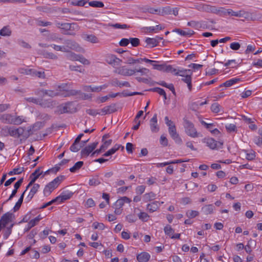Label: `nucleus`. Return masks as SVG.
I'll use <instances>...</instances> for the list:
<instances>
[{
    "label": "nucleus",
    "instance_id": "nucleus-1",
    "mask_svg": "<svg viewBox=\"0 0 262 262\" xmlns=\"http://www.w3.org/2000/svg\"><path fill=\"white\" fill-rule=\"evenodd\" d=\"M1 119L4 123L14 125H19L25 121L23 116H14L9 114H4Z\"/></svg>",
    "mask_w": 262,
    "mask_h": 262
},
{
    "label": "nucleus",
    "instance_id": "nucleus-2",
    "mask_svg": "<svg viewBox=\"0 0 262 262\" xmlns=\"http://www.w3.org/2000/svg\"><path fill=\"white\" fill-rule=\"evenodd\" d=\"M64 179V176L62 175H60L55 179H54L52 181L48 183L45 187L43 190V194L46 196H48L50 195L51 192L57 187V186L60 184V183Z\"/></svg>",
    "mask_w": 262,
    "mask_h": 262
},
{
    "label": "nucleus",
    "instance_id": "nucleus-3",
    "mask_svg": "<svg viewBox=\"0 0 262 262\" xmlns=\"http://www.w3.org/2000/svg\"><path fill=\"white\" fill-rule=\"evenodd\" d=\"M63 43L65 44V46H63V47L67 50L65 52H69L71 50L79 52H85L84 49L73 40L67 39L64 41Z\"/></svg>",
    "mask_w": 262,
    "mask_h": 262
},
{
    "label": "nucleus",
    "instance_id": "nucleus-4",
    "mask_svg": "<svg viewBox=\"0 0 262 262\" xmlns=\"http://www.w3.org/2000/svg\"><path fill=\"white\" fill-rule=\"evenodd\" d=\"M184 126L187 135L191 137H198L199 134L198 133L196 129L194 128L193 124L189 120L184 119Z\"/></svg>",
    "mask_w": 262,
    "mask_h": 262
},
{
    "label": "nucleus",
    "instance_id": "nucleus-5",
    "mask_svg": "<svg viewBox=\"0 0 262 262\" xmlns=\"http://www.w3.org/2000/svg\"><path fill=\"white\" fill-rule=\"evenodd\" d=\"M34 93L36 95L41 97L48 96L51 97H54L60 95L59 92H55L53 90H44L42 89H37L35 90Z\"/></svg>",
    "mask_w": 262,
    "mask_h": 262
},
{
    "label": "nucleus",
    "instance_id": "nucleus-6",
    "mask_svg": "<svg viewBox=\"0 0 262 262\" xmlns=\"http://www.w3.org/2000/svg\"><path fill=\"white\" fill-rule=\"evenodd\" d=\"M36 127V125L32 126H30L28 128L25 127H19L18 128V136L19 137H22L25 139L28 138L30 135L33 134V130Z\"/></svg>",
    "mask_w": 262,
    "mask_h": 262
},
{
    "label": "nucleus",
    "instance_id": "nucleus-7",
    "mask_svg": "<svg viewBox=\"0 0 262 262\" xmlns=\"http://www.w3.org/2000/svg\"><path fill=\"white\" fill-rule=\"evenodd\" d=\"M203 10L207 12L212 13L215 14H222L227 13L229 14V11L227 10V12L222 8L217 9L215 6H212L208 5H204L203 6Z\"/></svg>",
    "mask_w": 262,
    "mask_h": 262
},
{
    "label": "nucleus",
    "instance_id": "nucleus-8",
    "mask_svg": "<svg viewBox=\"0 0 262 262\" xmlns=\"http://www.w3.org/2000/svg\"><path fill=\"white\" fill-rule=\"evenodd\" d=\"M114 72L126 76H130L134 75V70L127 69L125 66L116 68Z\"/></svg>",
    "mask_w": 262,
    "mask_h": 262
},
{
    "label": "nucleus",
    "instance_id": "nucleus-9",
    "mask_svg": "<svg viewBox=\"0 0 262 262\" xmlns=\"http://www.w3.org/2000/svg\"><path fill=\"white\" fill-rule=\"evenodd\" d=\"M98 142H95L83 148L80 153L82 157H88L97 147Z\"/></svg>",
    "mask_w": 262,
    "mask_h": 262
},
{
    "label": "nucleus",
    "instance_id": "nucleus-10",
    "mask_svg": "<svg viewBox=\"0 0 262 262\" xmlns=\"http://www.w3.org/2000/svg\"><path fill=\"white\" fill-rule=\"evenodd\" d=\"M169 133L171 138L174 140L175 142L178 144L182 143V140L179 134L177 133L175 126L168 127Z\"/></svg>",
    "mask_w": 262,
    "mask_h": 262
},
{
    "label": "nucleus",
    "instance_id": "nucleus-11",
    "mask_svg": "<svg viewBox=\"0 0 262 262\" xmlns=\"http://www.w3.org/2000/svg\"><path fill=\"white\" fill-rule=\"evenodd\" d=\"M203 142L206 143L207 146L211 149H215L218 148V144L221 145V143L217 142L213 138H207L203 139Z\"/></svg>",
    "mask_w": 262,
    "mask_h": 262
},
{
    "label": "nucleus",
    "instance_id": "nucleus-12",
    "mask_svg": "<svg viewBox=\"0 0 262 262\" xmlns=\"http://www.w3.org/2000/svg\"><path fill=\"white\" fill-rule=\"evenodd\" d=\"M12 215L13 214L10 212H7L2 215L0 220V223L2 224L3 227H5L9 222L11 221Z\"/></svg>",
    "mask_w": 262,
    "mask_h": 262
},
{
    "label": "nucleus",
    "instance_id": "nucleus-13",
    "mask_svg": "<svg viewBox=\"0 0 262 262\" xmlns=\"http://www.w3.org/2000/svg\"><path fill=\"white\" fill-rule=\"evenodd\" d=\"M107 62L114 67H116L121 64L122 60L115 55H111L107 59Z\"/></svg>",
    "mask_w": 262,
    "mask_h": 262
},
{
    "label": "nucleus",
    "instance_id": "nucleus-14",
    "mask_svg": "<svg viewBox=\"0 0 262 262\" xmlns=\"http://www.w3.org/2000/svg\"><path fill=\"white\" fill-rule=\"evenodd\" d=\"M117 111L116 108L115 104H112L110 105H108L104 107L101 110V115L110 114Z\"/></svg>",
    "mask_w": 262,
    "mask_h": 262
},
{
    "label": "nucleus",
    "instance_id": "nucleus-15",
    "mask_svg": "<svg viewBox=\"0 0 262 262\" xmlns=\"http://www.w3.org/2000/svg\"><path fill=\"white\" fill-rule=\"evenodd\" d=\"M150 129L152 132L156 133L159 131V128L157 125V114H155L150 120Z\"/></svg>",
    "mask_w": 262,
    "mask_h": 262
},
{
    "label": "nucleus",
    "instance_id": "nucleus-16",
    "mask_svg": "<svg viewBox=\"0 0 262 262\" xmlns=\"http://www.w3.org/2000/svg\"><path fill=\"white\" fill-rule=\"evenodd\" d=\"M150 258V254L146 252H142L137 256V259L139 262H147Z\"/></svg>",
    "mask_w": 262,
    "mask_h": 262
},
{
    "label": "nucleus",
    "instance_id": "nucleus-17",
    "mask_svg": "<svg viewBox=\"0 0 262 262\" xmlns=\"http://www.w3.org/2000/svg\"><path fill=\"white\" fill-rule=\"evenodd\" d=\"M39 187L40 185L36 183L33 185L26 198L28 202H30L32 199L35 194L37 192Z\"/></svg>",
    "mask_w": 262,
    "mask_h": 262
},
{
    "label": "nucleus",
    "instance_id": "nucleus-18",
    "mask_svg": "<svg viewBox=\"0 0 262 262\" xmlns=\"http://www.w3.org/2000/svg\"><path fill=\"white\" fill-rule=\"evenodd\" d=\"M111 84L114 86H122L130 87V83L127 81L120 82L117 79H114L111 81Z\"/></svg>",
    "mask_w": 262,
    "mask_h": 262
},
{
    "label": "nucleus",
    "instance_id": "nucleus-19",
    "mask_svg": "<svg viewBox=\"0 0 262 262\" xmlns=\"http://www.w3.org/2000/svg\"><path fill=\"white\" fill-rule=\"evenodd\" d=\"M56 26L57 28L65 31H69L72 30V26L75 25L74 23H61L59 22L56 23Z\"/></svg>",
    "mask_w": 262,
    "mask_h": 262
},
{
    "label": "nucleus",
    "instance_id": "nucleus-20",
    "mask_svg": "<svg viewBox=\"0 0 262 262\" xmlns=\"http://www.w3.org/2000/svg\"><path fill=\"white\" fill-rule=\"evenodd\" d=\"M83 38H84V40L93 43H97L99 42V39L95 35L93 34L83 35Z\"/></svg>",
    "mask_w": 262,
    "mask_h": 262
},
{
    "label": "nucleus",
    "instance_id": "nucleus-21",
    "mask_svg": "<svg viewBox=\"0 0 262 262\" xmlns=\"http://www.w3.org/2000/svg\"><path fill=\"white\" fill-rule=\"evenodd\" d=\"M214 209V206L212 204H209L204 206L202 208V211L205 214H209L213 213Z\"/></svg>",
    "mask_w": 262,
    "mask_h": 262
},
{
    "label": "nucleus",
    "instance_id": "nucleus-22",
    "mask_svg": "<svg viewBox=\"0 0 262 262\" xmlns=\"http://www.w3.org/2000/svg\"><path fill=\"white\" fill-rule=\"evenodd\" d=\"M73 193L72 192H63L60 195L59 197L60 203L63 202L64 201L70 199Z\"/></svg>",
    "mask_w": 262,
    "mask_h": 262
},
{
    "label": "nucleus",
    "instance_id": "nucleus-23",
    "mask_svg": "<svg viewBox=\"0 0 262 262\" xmlns=\"http://www.w3.org/2000/svg\"><path fill=\"white\" fill-rule=\"evenodd\" d=\"M159 203L158 202H152L147 205V209L149 212H153L159 208Z\"/></svg>",
    "mask_w": 262,
    "mask_h": 262
},
{
    "label": "nucleus",
    "instance_id": "nucleus-24",
    "mask_svg": "<svg viewBox=\"0 0 262 262\" xmlns=\"http://www.w3.org/2000/svg\"><path fill=\"white\" fill-rule=\"evenodd\" d=\"M30 74L32 76H36L39 78L45 79L46 74L43 71H37L35 70H29Z\"/></svg>",
    "mask_w": 262,
    "mask_h": 262
},
{
    "label": "nucleus",
    "instance_id": "nucleus-25",
    "mask_svg": "<svg viewBox=\"0 0 262 262\" xmlns=\"http://www.w3.org/2000/svg\"><path fill=\"white\" fill-rule=\"evenodd\" d=\"M254 13H250L242 10L241 17H244L246 19L250 21H254Z\"/></svg>",
    "mask_w": 262,
    "mask_h": 262
},
{
    "label": "nucleus",
    "instance_id": "nucleus-26",
    "mask_svg": "<svg viewBox=\"0 0 262 262\" xmlns=\"http://www.w3.org/2000/svg\"><path fill=\"white\" fill-rule=\"evenodd\" d=\"M134 74L136 73H140L141 76L146 75L147 76L149 74H150V71L146 68H135L134 69Z\"/></svg>",
    "mask_w": 262,
    "mask_h": 262
},
{
    "label": "nucleus",
    "instance_id": "nucleus-27",
    "mask_svg": "<svg viewBox=\"0 0 262 262\" xmlns=\"http://www.w3.org/2000/svg\"><path fill=\"white\" fill-rule=\"evenodd\" d=\"M182 80L187 84V86L189 90L190 91H191L192 84L191 75L186 74V76H184V78L182 79Z\"/></svg>",
    "mask_w": 262,
    "mask_h": 262
},
{
    "label": "nucleus",
    "instance_id": "nucleus-28",
    "mask_svg": "<svg viewBox=\"0 0 262 262\" xmlns=\"http://www.w3.org/2000/svg\"><path fill=\"white\" fill-rule=\"evenodd\" d=\"M187 25L188 26L194 28L196 29H199L202 27L201 22L194 20L188 22Z\"/></svg>",
    "mask_w": 262,
    "mask_h": 262
},
{
    "label": "nucleus",
    "instance_id": "nucleus-29",
    "mask_svg": "<svg viewBox=\"0 0 262 262\" xmlns=\"http://www.w3.org/2000/svg\"><path fill=\"white\" fill-rule=\"evenodd\" d=\"M48 40L49 41H56L59 42L60 41L62 40V38L59 37L58 35L56 33H53L50 35L48 37Z\"/></svg>",
    "mask_w": 262,
    "mask_h": 262
},
{
    "label": "nucleus",
    "instance_id": "nucleus-30",
    "mask_svg": "<svg viewBox=\"0 0 262 262\" xmlns=\"http://www.w3.org/2000/svg\"><path fill=\"white\" fill-rule=\"evenodd\" d=\"M136 80L139 82H143L146 84L151 83L152 80L151 78L148 76H146V77H136Z\"/></svg>",
    "mask_w": 262,
    "mask_h": 262
},
{
    "label": "nucleus",
    "instance_id": "nucleus-31",
    "mask_svg": "<svg viewBox=\"0 0 262 262\" xmlns=\"http://www.w3.org/2000/svg\"><path fill=\"white\" fill-rule=\"evenodd\" d=\"M38 105L43 107H50L53 105L52 101L48 100L40 99L39 103Z\"/></svg>",
    "mask_w": 262,
    "mask_h": 262
},
{
    "label": "nucleus",
    "instance_id": "nucleus-32",
    "mask_svg": "<svg viewBox=\"0 0 262 262\" xmlns=\"http://www.w3.org/2000/svg\"><path fill=\"white\" fill-rule=\"evenodd\" d=\"M83 165V161H78L76 162L73 167L70 168V171L71 172H75L76 171L80 169Z\"/></svg>",
    "mask_w": 262,
    "mask_h": 262
},
{
    "label": "nucleus",
    "instance_id": "nucleus-33",
    "mask_svg": "<svg viewBox=\"0 0 262 262\" xmlns=\"http://www.w3.org/2000/svg\"><path fill=\"white\" fill-rule=\"evenodd\" d=\"M69 104L67 103L64 105H60L58 107V113L60 114H64V113H68L70 112L69 110L68 105Z\"/></svg>",
    "mask_w": 262,
    "mask_h": 262
},
{
    "label": "nucleus",
    "instance_id": "nucleus-34",
    "mask_svg": "<svg viewBox=\"0 0 262 262\" xmlns=\"http://www.w3.org/2000/svg\"><path fill=\"white\" fill-rule=\"evenodd\" d=\"M79 144V143H75V141H74L70 148V150L72 152H77L79 151L80 149L82 147V146Z\"/></svg>",
    "mask_w": 262,
    "mask_h": 262
},
{
    "label": "nucleus",
    "instance_id": "nucleus-35",
    "mask_svg": "<svg viewBox=\"0 0 262 262\" xmlns=\"http://www.w3.org/2000/svg\"><path fill=\"white\" fill-rule=\"evenodd\" d=\"M68 53V54L66 56L68 59L72 61L78 60V58L79 57V55L76 54L74 52H72L71 51H69V52Z\"/></svg>",
    "mask_w": 262,
    "mask_h": 262
},
{
    "label": "nucleus",
    "instance_id": "nucleus-36",
    "mask_svg": "<svg viewBox=\"0 0 262 262\" xmlns=\"http://www.w3.org/2000/svg\"><path fill=\"white\" fill-rule=\"evenodd\" d=\"M44 57L51 59L56 60L58 59V56L52 52H45L43 54Z\"/></svg>",
    "mask_w": 262,
    "mask_h": 262
},
{
    "label": "nucleus",
    "instance_id": "nucleus-37",
    "mask_svg": "<svg viewBox=\"0 0 262 262\" xmlns=\"http://www.w3.org/2000/svg\"><path fill=\"white\" fill-rule=\"evenodd\" d=\"M89 5L91 7L96 8H102L104 7V4L102 2L95 1L89 2Z\"/></svg>",
    "mask_w": 262,
    "mask_h": 262
},
{
    "label": "nucleus",
    "instance_id": "nucleus-38",
    "mask_svg": "<svg viewBox=\"0 0 262 262\" xmlns=\"http://www.w3.org/2000/svg\"><path fill=\"white\" fill-rule=\"evenodd\" d=\"M11 34V30L7 27H4L0 30V35L2 36H10Z\"/></svg>",
    "mask_w": 262,
    "mask_h": 262
},
{
    "label": "nucleus",
    "instance_id": "nucleus-39",
    "mask_svg": "<svg viewBox=\"0 0 262 262\" xmlns=\"http://www.w3.org/2000/svg\"><path fill=\"white\" fill-rule=\"evenodd\" d=\"M50 47L56 51H61L62 52H65L67 51L63 46H58L55 44H51L50 45Z\"/></svg>",
    "mask_w": 262,
    "mask_h": 262
},
{
    "label": "nucleus",
    "instance_id": "nucleus-40",
    "mask_svg": "<svg viewBox=\"0 0 262 262\" xmlns=\"http://www.w3.org/2000/svg\"><path fill=\"white\" fill-rule=\"evenodd\" d=\"M164 231L165 234L169 236H171L174 232V230L169 225L165 227Z\"/></svg>",
    "mask_w": 262,
    "mask_h": 262
},
{
    "label": "nucleus",
    "instance_id": "nucleus-41",
    "mask_svg": "<svg viewBox=\"0 0 262 262\" xmlns=\"http://www.w3.org/2000/svg\"><path fill=\"white\" fill-rule=\"evenodd\" d=\"M147 45L150 46L151 47L153 48L157 46L156 43V40L154 38H147L145 40Z\"/></svg>",
    "mask_w": 262,
    "mask_h": 262
},
{
    "label": "nucleus",
    "instance_id": "nucleus-42",
    "mask_svg": "<svg viewBox=\"0 0 262 262\" xmlns=\"http://www.w3.org/2000/svg\"><path fill=\"white\" fill-rule=\"evenodd\" d=\"M9 132V135L14 138H19L18 128H15L13 127H11V130H8Z\"/></svg>",
    "mask_w": 262,
    "mask_h": 262
},
{
    "label": "nucleus",
    "instance_id": "nucleus-43",
    "mask_svg": "<svg viewBox=\"0 0 262 262\" xmlns=\"http://www.w3.org/2000/svg\"><path fill=\"white\" fill-rule=\"evenodd\" d=\"M199 212L195 210H188L186 212V215L189 218H194L199 215Z\"/></svg>",
    "mask_w": 262,
    "mask_h": 262
},
{
    "label": "nucleus",
    "instance_id": "nucleus-44",
    "mask_svg": "<svg viewBox=\"0 0 262 262\" xmlns=\"http://www.w3.org/2000/svg\"><path fill=\"white\" fill-rule=\"evenodd\" d=\"M101 183V182L99 180L98 178H93L92 179H90L89 182V184L90 186H97L99 185Z\"/></svg>",
    "mask_w": 262,
    "mask_h": 262
},
{
    "label": "nucleus",
    "instance_id": "nucleus-45",
    "mask_svg": "<svg viewBox=\"0 0 262 262\" xmlns=\"http://www.w3.org/2000/svg\"><path fill=\"white\" fill-rule=\"evenodd\" d=\"M129 42L134 47H138L140 45V39L138 38H129Z\"/></svg>",
    "mask_w": 262,
    "mask_h": 262
},
{
    "label": "nucleus",
    "instance_id": "nucleus-46",
    "mask_svg": "<svg viewBox=\"0 0 262 262\" xmlns=\"http://www.w3.org/2000/svg\"><path fill=\"white\" fill-rule=\"evenodd\" d=\"M93 227L95 229H98L101 230H104L105 227V225L103 223L97 222H95L93 224Z\"/></svg>",
    "mask_w": 262,
    "mask_h": 262
},
{
    "label": "nucleus",
    "instance_id": "nucleus-47",
    "mask_svg": "<svg viewBox=\"0 0 262 262\" xmlns=\"http://www.w3.org/2000/svg\"><path fill=\"white\" fill-rule=\"evenodd\" d=\"M187 72H189L190 73V74H192V72L190 70H178L177 73H175V75L177 76H181L182 77H184L186 76L187 74Z\"/></svg>",
    "mask_w": 262,
    "mask_h": 262
},
{
    "label": "nucleus",
    "instance_id": "nucleus-48",
    "mask_svg": "<svg viewBox=\"0 0 262 262\" xmlns=\"http://www.w3.org/2000/svg\"><path fill=\"white\" fill-rule=\"evenodd\" d=\"M171 13L172 9L168 6L163 8L162 11H160V14L162 15L170 14Z\"/></svg>",
    "mask_w": 262,
    "mask_h": 262
},
{
    "label": "nucleus",
    "instance_id": "nucleus-49",
    "mask_svg": "<svg viewBox=\"0 0 262 262\" xmlns=\"http://www.w3.org/2000/svg\"><path fill=\"white\" fill-rule=\"evenodd\" d=\"M24 171V168L22 167L21 169L20 168H16L13 169V170L10 171L8 172V174L10 176H12L13 174H18L21 173Z\"/></svg>",
    "mask_w": 262,
    "mask_h": 262
},
{
    "label": "nucleus",
    "instance_id": "nucleus-50",
    "mask_svg": "<svg viewBox=\"0 0 262 262\" xmlns=\"http://www.w3.org/2000/svg\"><path fill=\"white\" fill-rule=\"evenodd\" d=\"M155 196V194L151 192L149 193H147L144 195V200L145 202H148L150 201L151 199H154Z\"/></svg>",
    "mask_w": 262,
    "mask_h": 262
},
{
    "label": "nucleus",
    "instance_id": "nucleus-51",
    "mask_svg": "<svg viewBox=\"0 0 262 262\" xmlns=\"http://www.w3.org/2000/svg\"><path fill=\"white\" fill-rule=\"evenodd\" d=\"M25 100L29 102H31L35 104L38 105L39 103L40 99L34 97L25 98Z\"/></svg>",
    "mask_w": 262,
    "mask_h": 262
},
{
    "label": "nucleus",
    "instance_id": "nucleus-52",
    "mask_svg": "<svg viewBox=\"0 0 262 262\" xmlns=\"http://www.w3.org/2000/svg\"><path fill=\"white\" fill-rule=\"evenodd\" d=\"M77 61H79L81 63L85 65H89L90 64L89 60L84 58V56L82 55H79Z\"/></svg>",
    "mask_w": 262,
    "mask_h": 262
},
{
    "label": "nucleus",
    "instance_id": "nucleus-53",
    "mask_svg": "<svg viewBox=\"0 0 262 262\" xmlns=\"http://www.w3.org/2000/svg\"><path fill=\"white\" fill-rule=\"evenodd\" d=\"M69 69L71 71H75L79 72L80 73H83L84 72V69H83V70L81 69L80 66H75L71 65L69 66Z\"/></svg>",
    "mask_w": 262,
    "mask_h": 262
},
{
    "label": "nucleus",
    "instance_id": "nucleus-54",
    "mask_svg": "<svg viewBox=\"0 0 262 262\" xmlns=\"http://www.w3.org/2000/svg\"><path fill=\"white\" fill-rule=\"evenodd\" d=\"M40 173H38L36 176L33 177L32 178L31 181L29 182V183L28 184V185L26 187V191H27L28 190V189L31 186H33V185L35 184V182L36 181V180L39 178V177L40 176Z\"/></svg>",
    "mask_w": 262,
    "mask_h": 262
},
{
    "label": "nucleus",
    "instance_id": "nucleus-55",
    "mask_svg": "<svg viewBox=\"0 0 262 262\" xmlns=\"http://www.w3.org/2000/svg\"><path fill=\"white\" fill-rule=\"evenodd\" d=\"M18 43L21 47L26 48V49H31V46L27 42L23 40H18Z\"/></svg>",
    "mask_w": 262,
    "mask_h": 262
},
{
    "label": "nucleus",
    "instance_id": "nucleus-56",
    "mask_svg": "<svg viewBox=\"0 0 262 262\" xmlns=\"http://www.w3.org/2000/svg\"><path fill=\"white\" fill-rule=\"evenodd\" d=\"M211 110L212 112L217 113L220 111V105L217 103H214L212 104Z\"/></svg>",
    "mask_w": 262,
    "mask_h": 262
},
{
    "label": "nucleus",
    "instance_id": "nucleus-57",
    "mask_svg": "<svg viewBox=\"0 0 262 262\" xmlns=\"http://www.w3.org/2000/svg\"><path fill=\"white\" fill-rule=\"evenodd\" d=\"M81 93L80 91L71 90L67 92V94L65 96H74Z\"/></svg>",
    "mask_w": 262,
    "mask_h": 262
},
{
    "label": "nucleus",
    "instance_id": "nucleus-58",
    "mask_svg": "<svg viewBox=\"0 0 262 262\" xmlns=\"http://www.w3.org/2000/svg\"><path fill=\"white\" fill-rule=\"evenodd\" d=\"M150 91L158 93L159 95L162 96L165 95V91L160 88H155L151 89Z\"/></svg>",
    "mask_w": 262,
    "mask_h": 262
},
{
    "label": "nucleus",
    "instance_id": "nucleus-59",
    "mask_svg": "<svg viewBox=\"0 0 262 262\" xmlns=\"http://www.w3.org/2000/svg\"><path fill=\"white\" fill-rule=\"evenodd\" d=\"M23 202V200H21V198H19L18 200V201L15 204V205L13 207V211L14 212H16L17 210H18L22 204V203Z\"/></svg>",
    "mask_w": 262,
    "mask_h": 262
},
{
    "label": "nucleus",
    "instance_id": "nucleus-60",
    "mask_svg": "<svg viewBox=\"0 0 262 262\" xmlns=\"http://www.w3.org/2000/svg\"><path fill=\"white\" fill-rule=\"evenodd\" d=\"M106 148V146H105L104 145H102L99 149H96L91 154V156H94L95 155L99 154L102 151L104 150Z\"/></svg>",
    "mask_w": 262,
    "mask_h": 262
},
{
    "label": "nucleus",
    "instance_id": "nucleus-61",
    "mask_svg": "<svg viewBox=\"0 0 262 262\" xmlns=\"http://www.w3.org/2000/svg\"><path fill=\"white\" fill-rule=\"evenodd\" d=\"M253 241L252 239H250L248 241V243L247 245L244 246V249L245 251L248 253L249 254H251L252 252V248L250 245V243L252 242Z\"/></svg>",
    "mask_w": 262,
    "mask_h": 262
},
{
    "label": "nucleus",
    "instance_id": "nucleus-62",
    "mask_svg": "<svg viewBox=\"0 0 262 262\" xmlns=\"http://www.w3.org/2000/svg\"><path fill=\"white\" fill-rule=\"evenodd\" d=\"M139 219L142 221L145 222L147 221V219L149 217L148 215L145 212H141L138 215Z\"/></svg>",
    "mask_w": 262,
    "mask_h": 262
},
{
    "label": "nucleus",
    "instance_id": "nucleus-63",
    "mask_svg": "<svg viewBox=\"0 0 262 262\" xmlns=\"http://www.w3.org/2000/svg\"><path fill=\"white\" fill-rule=\"evenodd\" d=\"M160 144L164 146H166L168 145V140L163 135H162L160 139Z\"/></svg>",
    "mask_w": 262,
    "mask_h": 262
},
{
    "label": "nucleus",
    "instance_id": "nucleus-64",
    "mask_svg": "<svg viewBox=\"0 0 262 262\" xmlns=\"http://www.w3.org/2000/svg\"><path fill=\"white\" fill-rule=\"evenodd\" d=\"M254 143L258 146H262V137L256 136L254 139Z\"/></svg>",
    "mask_w": 262,
    "mask_h": 262
}]
</instances>
